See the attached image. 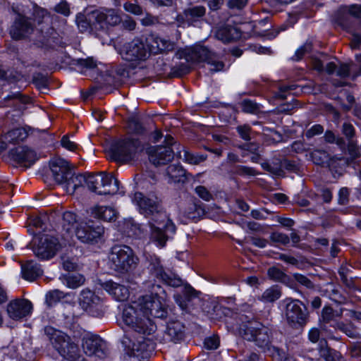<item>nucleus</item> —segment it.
<instances>
[{
  "instance_id": "obj_1",
  "label": "nucleus",
  "mask_w": 361,
  "mask_h": 361,
  "mask_svg": "<svg viewBox=\"0 0 361 361\" xmlns=\"http://www.w3.org/2000/svg\"><path fill=\"white\" fill-rule=\"evenodd\" d=\"M145 259L149 278L145 283L149 294L142 295L131 304L125 305L123 308L122 319L125 324L132 328L140 335L130 336L126 334L122 339V345L130 361H142L148 359L155 350L153 334L157 330V325L151 319L164 318L166 316V292L158 282L172 286H182L183 281L174 274L165 272L158 256L154 254L145 253Z\"/></svg>"
},
{
  "instance_id": "obj_2",
  "label": "nucleus",
  "mask_w": 361,
  "mask_h": 361,
  "mask_svg": "<svg viewBox=\"0 0 361 361\" xmlns=\"http://www.w3.org/2000/svg\"><path fill=\"white\" fill-rule=\"evenodd\" d=\"M132 202L141 214L149 219L151 242L158 247H164L176 231L172 220L156 200L146 197L141 192H135L132 197Z\"/></svg>"
},
{
  "instance_id": "obj_3",
  "label": "nucleus",
  "mask_w": 361,
  "mask_h": 361,
  "mask_svg": "<svg viewBox=\"0 0 361 361\" xmlns=\"http://www.w3.org/2000/svg\"><path fill=\"white\" fill-rule=\"evenodd\" d=\"M33 15L40 27L35 31L28 20L22 14L18 13L10 29L11 37L20 39L30 37V35L35 32L36 37L32 39L38 47L51 49L63 47L64 44L55 36L56 34L54 33L53 29L49 26L50 20L47 11L44 8L35 7Z\"/></svg>"
},
{
  "instance_id": "obj_4",
  "label": "nucleus",
  "mask_w": 361,
  "mask_h": 361,
  "mask_svg": "<svg viewBox=\"0 0 361 361\" xmlns=\"http://www.w3.org/2000/svg\"><path fill=\"white\" fill-rule=\"evenodd\" d=\"M176 57L180 60H185V62H180L172 67L171 73L176 77L188 73L192 65L201 62H207L210 65V70L212 72L222 71L224 67V63L219 60V56L200 42L178 49L176 53Z\"/></svg>"
},
{
  "instance_id": "obj_5",
  "label": "nucleus",
  "mask_w": 361,
  "mask_h": 361,
  "mask_svg": "<svg viewBox=\"0 0 361 361\" xmlns=\"http://www.w3.org/2000/svg\"><path fill=\"white\" fill-rule=\"evenodd\" d=\"M217 314L224 315L228 331L242 336L247 341H252L259 347L266 346L269 342V329L257 322L244 323L237 313L225 307H216Z\"/></svg>"
},
{
  "instance_id": "obj_6",
  "label": "nucleus",
  "mask_w": 361,
  "mask_h": 361,
  "mask_svg": "<svg viewBox=\"0 0 361 361\" xmlns=\"http://www.w3.org/2000/svg\"><path fill=\"white\" fill-rule=\"evenodd\" d=\"M120 16L114 9L101 8L92 9L85 8L77 14L75 23L81 32H96L98 30H106L109 27L116 25L121 22Z\"/></svg>"
},
{
  "instance_id": "obj_7",
  "label": "nucleus",
  "mask_w": 361,
  "mask_h": 361,
  "mask_svg": "<svg viewBox=\"0 0 361 361\" xmlns=\"http://www.w3.org/2000/svg\"><path fill=\"white\" fill-rule=\"evenodd\" d=\"M109 267L118 272L126 273L135 269L138 258L133 250L127 245H116L109 255Z\"/></svg>"
},
{
  "instance_id": "obj_8",
  "label": "nucleus",
  "mask_w": 361,
  "mask_h": 361,
  "mask_svg": "<svg viewBox=\"0 0 361 361\" xmlns=\"http://www.w3.org/2000/svg\"><path fill=\"white\" fill-rule=\"evenodd\" d=\"M104 228L101 224L88 219L79 222L75 230V237L82 243L95 245L103 241Z\"/></svg>"
},
{
  "instance_id": "obj_9",
  "label": "nucleus",
  "mask_w": 361,
  "mask_h": 361,
  "mask_svg": "<svg viewBox=\"0 0 361 361\" xmlns=\"http://www.w3.org/2000/svg\"><path fill=\"white\" fill-rule=\"evenodd\" d=\"M87 188L99 195H114L118 191V181L113 175L101 172L87 176Z\"/></svg>"
},
{
  "instance_id": "obj_10",
  "label": "nucleus",
  "mask_w": 361,
  "mask_h": 361,
  "mask_svg": "<svg viewBox=\"0 0 361 361\" xmlns=\"http://www.w3.org/2000/svg\"><path fill=\"white\" fill-rule=\"evenodd\" d=\"M50 341L61 357L68 361H85L78 355V347L70 341V337L65 333L51 329Z\"/></svg>"
},
{
  "instance_id": "obj_11",
  "label": "nucleus",
  "mask_w": 361,
  "mask_h": 361,
  "mask_svg": "<svg viewBox=\"0 0 361 361\" xmlns=\"http://www.w3.org/2000/svg\"><path fill=\"white\" fill-rule=\"evenodd\" d=\"M148 41L145 42L140 38L124 44L118 51L123 60L133 63L145 61L150 56Z\"/></svg>"
},
{
  "instance_id": "obj_12",
  "label": "nucleus",
  "mask_w": 361,
  "mask_h": 361,
  "mask_svg": "<svg viewBox=\"0 0 361 361\" xmlns=\"http://www.w3.org/2000/svg\"><path fill=\"white\" fill-rule=\"evenodd\" d=\"M142 150V147L137 139L128 138L116 142L112 149V157L117 162L128 163Z\"/></svg>"
},
{
  "instance_id": "obj_13",
  "label": "nucleus",
  "mask_w": 361,
  "mask_h": 361,
  "mask_svg": "<svg viewBox=\"0 0 361 361\" xmlns=\"http://www.w3.org/2000/svg\"><path fill=\"white\" fill-rule=\"evenodd\" d=\"M66 241L62 239L60 243L59 240L53 236L44 235L41 237L33 247V252L36 257L41 259H49L52 258L56 252L63 246L66 247Z\"/></svg>"
},
{
  "instance_id": "obj_14",
  "label": "nucleus",
  "mask_w": 361,
  "mask_h": 361,
  "mask_svg": "<svg viewBox=\"0 0 361 361\" xmlns=\"http://www.w3.org/2000/svg\"><path fill=\"white\" fill-rule=\"evenodd\" d=\"M164 141L166 145L152 146L147 150L149 161L155 166L166 164L173 158V152L171 147L173 138L166 135Z\"/></svg>"
},
{
  "instance_id": "obj_15",
  "label": "nucleus",
  "mask_w": 361,
  "mask_h": 361,
  "mask_svg": "<svg viewBox=\"0 0 361 361\" xmlns=\"http://www.w3.org/2000/svg\"><path fill=\"white\" fill-rule=\"evenodd\" d=\"M353 18H361V5L353 4L341 6L334 14L333 21L343 30L351 32Z\"/></svg>"
},
{
  "instance_id": "obj_16",
  "label": "nucleus",
  "mask_w": 361,
  "mask_h": 361,
  "mask_svg": "<svg viewBox=\"0 0 361 361\" xmlns=\"http://www.w3.org/2000/svg\"><path fill=\"white\" fill-rule=\"evenodd\" d=\"M78 303L84 311L92 316L97 317L99 314L102 300L89 288H84L80 291Z\"/></svg>"
},
{
  "instance_id": "obj_17",
  "label": "nucleus",
  "mask_w": 361,
  "mask_h": 361,
  "mask_svg": "<svg viewBox=\"0 0 361 361\" xmlns=\"http://www.w3.org/2000/svg\"><path fill=\"white\" fill-rule=\"evenodd\" d=\"M82 348L85 353L90 357L103 359L107 354L104 341L97 335L85 336L82 339Z\"/></svg>"
},
{
  "instance_id": "obj_18",
  "label": "nucleus",
  "mask_w": 361,
  "mask_h": 361,
  "mask_svg": "<svg viewBox=\"0 0 361 361\" xmlns=\"http://www.w3.org/2000/svg\"><path fill=\"white\" fill-rule=\"evenodd\" d=\"M32 305L27 299H16L11 301L7 306L9 317L13 320H20L31 314Z\"/></svg>"
},
{
  "instance_id": "obj_19",
  "label": "nucleus",
  "mask_w": 361,
  "mask_h": 361,
  "mask_svg": "<svg viewBox=\"0 0 361 361\" xmlns=\"http://www.w3.org/2000/svg\"><path fill=\"white\" fill-rule=\"evenodd\" d=\"M206 8L202 6H195L189 7L183 11L176 17V21L178 27H185L195 25V23L199 22L204 16Z\"/></svg>"
},
{
  "instance_id": "obj_20",
  "label": "nucleus",
  "mask_w": 361,
  "mask_h": 361,
  "mask_svg": "<svg viewBox=\"0 0 361 361\" xmlns=\"http://www.w3.org/2000/svg\"><path fill=\"white\" fill-rule=\"evenodd\" d=\"M9 155L14 161L25 167H30L38 159L37 153L27 146H19L12 149Z\"/></svg>"
},
{
  "instance_id": "obj_21",
  "label": "nucleus",
  "mask_w": 361,
  "mask_h": 361,
  "mask_svg": "<svg viewBox=\"0 0 361 361\" xmlns=\"http://www.w3.org/2000/svg\"><path fill=\"white\" fill-rule=\"evenodd\" d=\"M54 179L58 183H63L71 174L68 162L62 158H54L49 163Z\"/></svg>"
},
{
  "instance_id": "obj_22",
  "label": "nucleus",
  "mask_w": 361,
  "mask_h": 361,
  "mask_svg": "<svg viewBox=\"0 0 361 361\" xmlns=\"http://www.w3.org/2000/svg\"><path fill=\"white\" fill-rule=\"evenodd\" d=\"M286 315L289 322L302 324L305 322L306 314L302 310V303L298 300L287 299Z\"/></svg>"
},
{
  "instance_id": "obj_23",
  "label": "nucleus",
  "mask_w": 361,
  "mask_h": 361,
  "mask_svg": "<svg viewBox=\"0 0 361 361\" xmlns=\"http://www.w3.org/2000/svg\"><path fill=\"white\" fill-rule=\"evenodd\" d=\"M102 287L117 301H125L129 297V290L125 286L111 280L104 282Z\"/></svg>"
},
{
  "instance_id": "obj_24",
  "label": "nucleus",
  "mask_w": 361,
  "mask_h": 361,
  "mask_svg": "<svg viewBox=\"0 0 361 361\" xmlns=\"http://www.w3.org/2000/svg\"><path fill=\"white\" fill-rule=\"evenodd\" d=\"M76 215L72 212H65L63 214V230L65 233L63 234V240L66 241L68 247H72L73 240L72 239V234L75 233L76 226Z\"/></svg>"
},
{
  "instance_id": "obj_25",
  "label": "nucleus",
  "mask_w": 361,
  "mask_h": 361,
  "mask_svg": "<svg viewBox=\"0 0 361 361\" xmlns=\"http://www.w3.org/2000/svg\"><path fill=\"white\" fill-rule=\"evenodd\" d=\"M215 37L224 43L238 39L241 37V32L238 27L231 25H226L217 28Z\"/></svg>"
},
{
  "instance_id": "obj_26",
  "label": "nucleus",
  "mask_w": 361,
  "mask_h": 361,
  "mask_svg": "<svg viewBox=\"0 0 361 361\" xmlns=\"http://www.w3.org/2000/svg\"><path fill=\"white\" fill-rule=\"evenodd\" d=\"M90 214L95 219L111 221L116 218V211L112 207L95 205L90 209Z\"/></svg>"
},
{
  "instance_id": "obj_27",
  "label": "nucleus",
  "mask_w": 361,
  "mask_h": 361,
  "mask_svg": "<svg viewBox=\"0 0 361 361\" xmlns=\"http://www.w3.org/2000/svg\"><path fill=\"white\" fill-rule=\"evenodd\" d=\"M166 334L174 343L182 341L185 336V326L179 321H170L167 323Z\"/></svg>"
},
{
  "instance_id": "obj_28",
  "label": "nucleus",
  "mask_w": 361,
  "mask_h": 361,
  "mask_svg": "<svg viewBox=\"0 0 361 361\" xmlns=\"http://www.w3.org/2000/svg\"><path fill=\"white\" fill-rule=\"evenodd\" d=\"M149 43L150 54L169 51L173 47V44L171 41L159 37H152Z\"/></svg>"
},
{
  "instance_id": "obj_29",
  "label": "nucleus",
  "mask_w": 361,
  "mask_h": 361,
  "mask_svg": "<svg viewBox=\"0 0 361 361\" xmlns=\"http://www.w3.org/2000/svg\"><path fill=\"white\" fill-rule=\"evenodd\" d=\"M59 279L63 285L71 289H76L80 287L85 281L84 276L78 273L63 274L60 276Z\"/></svg>"
},
{
  "instance_id": "obj_30",
  "label": "nucleus",
  "mask_w": 361,
  "mask_h": 361,
  "mask_svg": "<svg viewBox=\"0 0 361 361\" xmlns=\"http://www.w3.org/2000/svg\"><path fill=\"white\" fill-rule=\"evenodd\" d=\"M27 136V131L23 128H16L7 132L1 136V140L4 143L17 144L23 141Z\"/></svg>"
},
{
  "instance_id": "obj_31",
  "label": "nucleus",
  "mask_w": 361,
  "mask_h": 361,
  "mask_svg": "<svg viewBox=\"0 0 361 361\" xmlns=\"http://www.w3.org/2000/svg\"><path fill=\"white\" fill-rule=\"evenodd\" d=\"M66 192L73 194L75 190L85 184L87 186V176L82 174H71L64 183Z\"/></svg>"
},
{
  "instance_id": "obj_32",
  "label": "nucleus",
  "mask_w": 361,
  "mask_h": 361,
  "mask_svg": "<svg viewBox=\"0 0 361 361\" xmlns=\"http://www.w3.org/2000/svg\"><path fill=\"white\" fill-rule=\"evenodd\" d=\"M354 65L341 64L340 67L336 69V65L334 62H329L326 64L325 71L331 74L336 71V74L342 78H345L350 75L351 71H354Z\"/></svg>"
},
{
  "instance_id": "obj_33",
  "label": "nucleus",
  "mask_w": 361,
  "mask_h": 361,
  "mask_svg": "<svg viewBox=\"0 0 361 361\" xmlns=\"http://www.w3.org/2000/svg\"><path fill=\"white\" fill-rule=\"evenodd\" d=\"M41 274L39 267L35 264L29 262L22 267L23 279L29 281H33Z\"/></svg>"
},
{
  "instance_id": "obj_34",
  "label": "nucleus",
  "mask_w": 361,
  "mask_h": 361,
  "mask_svg": "<svg viewBox=\"0 0 361 361\" xmlns=\"http://www.w3.org/2000/svg\"><path fill=\"white\" fill-rule=\"evenodd\" d=\"M311 159L314 164L317 165L326 164L328 166H331V160L329 159V154L323 150H314L311 153Z\"/></svg>"
},
{
  "instance_id": "obj_35",
  "label": "nucleus",
  "mask_w": 361,
  "mask_h": 361,
  "mask_svg": "<svg viewBox=\"0 0 361 361\" xmlns=\"http://www.w3.org/2000/svg\"><path fill=\"white\" fill-rule=\"evenodd\" d=\"M281 296V291L277 286L267 288L262 295L259 300L264 302H273Z\"/></svg>"
},
{
  "instance_id": "obj_36",
  "label": "nucleus",
  "mask_w": 361,
  "mask_h": 361,
  "mask_svg": "<svg viewBox=\"0 0 361 361\" xmlns=\"http://www.w3.org/2000/svg\"><path fill=\"white\" fill-rule=\"evenodd\" d=\"M166 173L172 181L176 182L185 176V171L180 165L172 164L167 167Z\"/></svg>"
},
{
  "instance_id": "obj_37",
  "label": "nucleus",
  "mask_w": 361,
  "mask_h": 361,
  "mask_svg": "<svg viewBox=\"0 0 361 361\" xmlns=\"http://www.w3.org/2000/svg\"><path fill=\"white\" fill-rule=\"evenodd\" d=\"M63 267L65 270L71 271L76 270L78 264V259L75 257H70L66 254L61 256Z\"/></svg>"
},
{
  "instance_id": "obj_38",
  "label": "nucleus",
  "mask_w": 361,
  "mask_h": 361,
  "mask_svg": "<svg viewBox=\"0 0 361 361\" xmlns=\"http://www.w3.org/2000/svg\"><path fill=\"white\" fill-rule=\"evenodd\" d=\"M241 107L244 112L249 114H257L260 111V105L250 99H244L241 103Z\"/></svg>"
},
{
  "instance_id": "obj_39",
  "label": "nucleus",
  "mask_w": 361,
  "mask_h": 361,
  "mask_svg": "<svg viewBox=\"0 0 361 361\" xmlns=\"http://www.w3.org/2000/svg\"><path fill=\"white\" fill-rule=\"evenodd\" d=\"M341 315V311L334 310L330 307L326 306L322 310V317L326 322L334 320L336 317H338Z\"/></svg>"
},
{
  "instance_id": "obj_40",
  "label": "nucleus",
  "mask_w": 361,
  "mask_h": 361,
  "mask_svg": "<svg viewBox=\"0 0 361 361\" xmlns=\"http://www.w3.org/2000/svg\"><path fill=\"white\" fill-rule=\"evenodd\" d=\"M71 293H67L66 295H70ZM66 296L65 293L59 290H54L52 291L49 292L46 295L47 302L49 305L58 302L61 298H63Z\"/></svg>"
},
{
  "instance_id": "obj_41",
  "label": "nucleus",
  "mask_w": 361,
  "mask_h": 361,
  "mask_svg": "<svg viewBox=\"0 0 361 361\" xmlns=\"http://www.w3.org/2000/svg\"><path fill=\"white\" fill-rule=\"evenodd\" d=\"M312 45L310 42H306L305 44L299 47L296 51L295 54L293 56L292 59L295 61L300 60L303 56L310 53L312 50Z\"/></svg>"
},
{
  "instance_id": "obj_42",
  "label": "nucleus",
  "mask_w": 361,
  "mask_h": 361,
  "mask_svg": "<svg viewBox=\"0 0 361 361\" xmlns=\"http://www.w3.org/2000/svg\"><path fill=\"white\" fill-rule=\"evenodd\" d=\"M268 276L276 281H284L286 279V275L281 269L275 267L268 269Z\"/></svg>"
},
{
  "instance_id": "obj_43",
  "label": "nucleus",
  "mask_w": 361,
  "mask_h": 361,
  "mask_svg": "<svg viewBox=\"0 0 361 361\" xmlns=\"http://www.w3.org/2000/svg\"><path fill=\"white\" fill-rule=\"evenodd\" d=\"M61 145L71 152H75L78 149V145L75 142L71 140L68 135H65L62 137Z\"/></svg>"
},
{
  "instance_id": "obj_44",
  "label": "nucleus",
  "mask_w": 361,
  "mask_h": 361,
  "mask_svg": "<svg viewBox=\"0 0 361 361\" xmlns=\"http://www.w3.org/2000/svg\"><path fill=\"white\" fill-rule=\"evenodd\" d=\"M183 159L191 164H197L200 162L204 161L205 157L203 156H198L191 154L187 151L183 152Z\"/></svg>"
},
{
  "instance_id": "obj_45",
  "label": "nucleus",
  "mask_w": 361,
  "mask_h": 361,
  "mask_svg": "<svg viewBox=\"0 0 361 361\" xmlns=\"http://www.w3.org/2000/svg\"><path fill=\"white\" fill-rule=\"evenodd\" d=\"M271 241L279 243L282 245H286L290 242L289 237L284 233L279 232H274L270 235Z\"/></svg>"
},
{
  "instance_id": "obj_46",
  "label": "nucleus",
  "mask_w": 361,
  "mask_h": 361,
  "mask_svg": "<svg viewBox=\"0 0 361 361\" xmlns=\"http://www.w3.org/2000/svg\"><path fill=\"white\" fill-rule=\"evenodd\" d=\"M205 348L208 350H216L219 346V338L216 336H209L204 341Z\"/></svg>"
},
{
  "instance_id": "obj_47",
  "label": "nucleus",
  "mask_w": 361,
  "mask_h": 361,
  "mask_svg": "<svg viewBox=\"0 0 361 361\" xmlns=\"http://www.w3.org/2000/svg\"><path fill=\"white\" fill-rule=\"evenodd\" d=\"M325 56L322 54H319V56L312 57V63L313 68L317 71L318 72H322L324 71V64L323 61Z\"/></svg>"
},
{
  "instance_id": "obj_48",
  "label": "nucleus",
  "mask_w": 361,
  "mask_h": 361,
  "mask_svg": "<svg viewBox=\"0 0 361 361\" xmlns=\"http://www.w3.org/2000/svg\"><path fill=\"white\" fill-rule=\"evenodd\" d=\"M123 8L126 11L134 15H140L142 12V8L140 6L130 2L125 3Z\"/></svg>"
},
{
  "instance_id": "obj_49",
  "label": "nucleus",
  "mask_w": 361,
  "mask_h": 361,
  "mask_svg": "<svg viewBox=\"0 0 361 361\" xmlns=\"http://www.w3.org/2000/svg\"><path fill=\"white\" fill-rule=\"evenodd\" d=\"M323 131V127L319 124H316L307 130L305 135L307 137L310 138L315 135L322 134Z\"/></svg>"
},
{
  "instance_id": "obj_50",
  "label": "nucleus",
  "mask_w": 361,
  "mask_h": 361,
  "mask_svg": "<svg viewBox=\"0 0 361 361\" xmlns=\"http://www.w3.org/2000/svg\"><path fill=\"white\" fill-rule=\"evenodd\" d=\"M295 280L299 283L300 284L307 287V288H312L313 284L311 281L305 276L300 274H294Z\"/></svg>"
},
{
  "instance_id": "obj_51",
  "label": "nucleus",
  "mask_w": 361,
  "mask_h": 361,
  "mask_svg": "<svg viewBox=\"0 0 361 361\" xmlns=\"http://www.w3.org/2000/svg\"><path fill=\"white\" fill-rule=\"evenodd\" d=\"M55 11L61 14H63L65 16H68L70 15V8L69 5L66 1H61L55 6Z\"/></svg>"
},
{
  "instance_id": "obj_52",
  "label": "nucleus",
  "mask_w": 361,
  "mask_h": 361,
  "mask_svg": "<svg viewBox=\"0 0 361 361\" xmlns=\"http://www.w3.org/2000/svg\"><path fill=\"white\" fill-rule=\"evenodd\" d=\"M237 131L240 136L245 140H250V127L247 125L240 126L237 128Z\"/></svg>"
},
{
  "instance_id": "obj_53",
  "label": "nucleus",
  "mask_w": 361,
  "mask_h": 361,
  "mask_svg": "<svg viewBox=\"0 0 361 361\" xmlns=\"http://www.w3.org/2000/svg\"><path fill=\"white\" fill-rule=\"evenodd\" d=\"M78 64L86 68H94L97 66L96 61L92 58L80 59L78 60Z\"/></svg>"
},
{
  "instance_id": "obj_54",
  "label": "nucleus",
  "mask_w": 361,
  "mask_h": 361,
  "mask_svg": "<svg viewBox=\"0 0 361 361\" xmlns=\"http://www.w3.org/2000/svg\"><path fill=\"white\" fill-rule=\"evenodd\" d=\"M195 192L200 197L205 201H209L212 197L211 194L204 186H197L195 188Z\"/></svg>"
},
{
  "instance_id": "obj_55",
  "label": "nucleus",
  "mask_w": 361,
  "mask_h": 361,
  "mask_svg": "<svg viewBox=\"0 0 361 361\" xmlns=\"http://www.w3.org/2000/svg\"><path fill=\"white\" fill-rule=\"evenodd\" d=\"M159 22L157 17L153 16L150 14H146L145 16L142 18L141 23L144 26H150L157 24Z\"/></svg>"
},
{
  "instance_id": "obj_56",
  "label": "nucleus",
  "mask_w": 361,
  "mask_h": 361,
  "mask_svg": "<svg viewBox=\"0 0 361 361\" xmlns=\"http://www.w3.org/2000/svg\"><path fill=\"white\" fill-rule=\"evenodd\" d=\"M237 173L240 176H254L256 175V171L254 169L244 166H239Z\"/></svg>"
},
{
  "instance_id": "obj_57",
  "label": "nucleus",
  "mask_w": 361,
  "mask_h": 361,
  "mask_svg": "<svg viewBox=\"0 0 361 361\" xmlns=\"http://www.w3.org/2000/svg\"><path fill=\"white\" fill-rule=\"evenodd\" d=\"M247 0H230L228 3L229 8H243L247 4Z\"/></svg>"
},
{
  "instance_id": "obj_58",
  "label": "nucleus",
  "mask_w": 361,
  "mask_h": 361,
  "mask_svg": "<svg viewBox=\"0 0 361 361\" xmlns=\"http://www.w3.org/2000/svg\"><path fill=\"white\" fill-rule=\"evenodd\" d=\"M268 215L267 210L262 209H254L251 212V216L256 219H266Z\"/></svg>"
},
{
  "instance_id": "obj_59",
  "label": "nucleus",
  "mask_w": 361,
  "mask_h": 361,
  "mask_svg": "<svg viewBox=\"0 0 361 361\" xmlns=\"http://www.w3.org/2000/svg\"><path fill=\"white\" fill-rule=\"evenodd\" d=\"M338 328L349 337L353 338L355 336V332L351 326L341 324H338Z\"/></svg>"
},
{
  "instance_id": "obj_60",
  "label": "nucleus",
  "mask_w": 361,
  "mask_h": 361,
  "mask_svg": "<svg viewBox=\"0 0 361 361\" xmlns=\"http://www.w3.org/2000/svg\"><path fill=\"white\" fill-rule=\"evenodd\" d=\"M349 192L348 188H343L339 190L338 195H339V202L341 204H345L348 198Z\"/></svg>"
},
{
  "instance_id": "obj_61",
  "label": "nucleus",
  "mask_w": 361,
  "mask_h": 361,
  "mask_svg": "<svg viewBox=\"0 0 361 361\" xmlns=\"http://www.w3.org/2000/svg\"><path fill=\"white\" fill-rule=\"evenodd\" d=\"M343 131L344 135L348 138H351L354 135V128L352 125L348 123L343 124Z\"/></svg>"
},
{
  "instance_id": "obj_62",
  "label": "nucleus",
  "mask_w": 361,
  "mask_h": 361,
  "mask_svg": "<svg viewBox=\"0 0 361 361\" xmlns=\"http://www.w3.org/2000/svg\"><path fill=\"white\" fill-rule=\"evenodd\" d=\"M277 221L285 227H292L294 225V221L291 219L278 216Z\"/></svg>"
},
{
  "instance_id": "obj_63",
  "label": "nucleus",
  "mask_w": 361,
  "mask_h": 361,
  "mask_svg": "<svg viewBox=\"0 0 361 361\" xmlns=\"http://www.w3.org/2000/svg\"><path fill=\"white\" fill-rule=\"evenodd\" d=\"M252 243L254 245L260 248L265 247L268 244V241L267 240L260 238H253L252 239Z\"/></svg>"
},
{
  "instance_id": "obj_64",
  "label": "nucleus",
  "mask_w": 361,
  "mask_h": 361,
  "mask_svg": "<svg viewBox=\"0 0 361 361\" xmlns=\"http://www.w3.org/2000/svg\"><path fill=\"white\" fill-rule=\"evenodd\" d=\"M319 338V331L316 328H312L309 331V339L313 342L316 343Z\"/></svg>"
}]
</instances>
